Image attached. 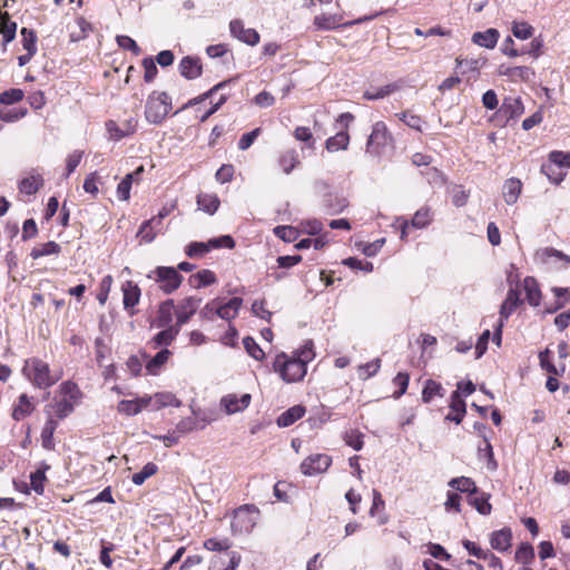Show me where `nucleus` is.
Segmentation results:
<instances>
[{
    "label": "nucleus",
    "instance_id": "nucleus-1",
    "mask_svg": "<svg viewBox=\"0 0 570 570\" xmlns=\"http://www.w3.org/2000/svg\"><path fill=\"white\" fill-rule=\"evenodd\" d=\"M22 374L38 389H48L59 380L51 373L49 364L37 357L26 360Z\"/></svg>",
    "mask_w": 570,
    "mask_h": 570
},
{
    "label": "nucleus",
    "instance_id": "nucleus-2",
    "mask_svg": "<svg viewBox=\"0 0 570 570\" xmlns=\"http://www.w3.org/2000/svg\"><path fill=\"white\" fill-rule=\"evenodd\" d=\"M171 110V98L165 91H153L145 106V118L149 124H161Z\"/></svg>",
    "mask_w": 570,
    "mask_h": 570
},
{
    "label": "nucleus",
    "instance_id": "nucleus-3",
    "mask_svg": "<svg viewBox=\"0 0 570 570\" xmlns=\"http://www.w3.org/2000/svg\"><path fill=\"white\" fill-rule=\"evenodd\" d=\"M273 366L274 371L279 373L281 377L287 383L303 380L307 371L302 361L294 356H287L285 353L276 356Z\"/></svg>",
    "mask_w": 570,
    "mask_h": 570
},
{
    "label": "nucleus",
    "instance_id": "nucleus-4",
    "mask_svg": "<svg viewBox=\"0 0 570 570\" xmlns=\"http://www.w3.org/2000/svg\"><path fill=\"white\" fill-rule=\"evenodd\" d=\"M147 277L155 281L159 288L166 294L175 292L183 282V276L176 268L166 266L156 267Z\"/></svg>",
    "mask_w": 570,
    "mask_h": 570
},
{
    "label": "nucleus",
    "instance_id": "nucleus-5",
    "mask_svg": "<svg viewBox=\"0 0 570 570\" xmlns=\"http://www.w3.org/2000/svg\"><path fill=\"white\" fill-rule=\"evenodd\" d=\"M391 141L387 128L384 122L377 121L373 125L372 132L366 144V153L380 156L383 154L384 148Z\"/></svg>",
    "mask_w": 570,
    "mask_h": 570
},
{
    "label": "nucleus",
    "instance_id": "nucleus-6",
    "mask_svg": "<svg viewBox=\"0 0 570 570\" xmlns=\"http://www.w3.org/2000/svg\"><path fill=\"white\" fill-rule=\"evenodd\" d=\"M332 464V458L327 454L316 453L307 456L301 463V472L304 475H316L325 472Z\"/></svg>",
    "mask_w": 570,
    "mask_h": 570
},
{
    "label": "nucleus",
    "instance_id": "nucleus-7",
    "mask_svg": "<svg viewBox=\"0 0 570 570\" xmlns=\"http://www.w3.org/2000/svg\"><path fill=\"white\" fill-rule=\"evenodd\" d=\"M523 112L524 106L519 96H507L499 108V115L505 119V122L519 119Z\"/></svg>",
    "mask_w": 570,
    "mask_h": 570
},
{
    "label": "nucleus",
    "instance_id": "nucleus-8",
    "mask_svg": "<svg viewBox=\"0 0 570 570\" xmlns=\"http://www.w3.org/2000/svg\"><path fill=\"white\" fill-rule=\"evenodd\" d=\"M229 31L233 37L246 45L255 46L259 42V33L255 29H246L239 19L229 22Z\"/></svg>",
    "mask_w": 570,
    "mask_h": 570
},
{
    "label": "nucleus",
    "instance_id": "nucleus-9",
    "mask_svg": "<svg viewBox=\"0 0 570 570\" xmlns=\"http://www.w3.org/2000/svg\"><path fill=\"white\" fill-rule=\"evenodd\" d=\"M252 396L245 393L240 396L236 394H227L220 400V405L225 409L227 414H235L248 407Z\"/></svg>",
    "mask_w": 570,
    "mask_h": 570
},
{
    "label": "nucleus",
    "instance_id": "nucleus-10",
    "mask_svg": "<svg viewBox=\"0 0 570 570\" xmlns=\"http://www.w3.org/2000/svg\"><path fill=\"white\" fill-rule=\"evenodd\" d=\"M202 303V298L187 297L178 306L176 311L177 322L176 326L180 327L188 322V320L195 314Z\"/></svg>",
    "mask_w": 570,
    "mask_h": 570
},
{
    "label": "nucleus",
    "instance_id": "nucleus-11",
    "mask_svg": "<svg viewBox=\"0 0 570 570\" xmlns=\"http://www.w3.org/2000/svg\"><path fill=\"white\" fill-rule=\"evenodd\" d=\"M240 556L236 552H225L214 556L209 562V570H236Z\"/></svg>",
    "mask_w": 570,
    "mask_h": 570
},
{
    "label": "nucleus",
    "instance_id": "nucleus-12",
    "mask_svg": "<svg viewBox=\"0 0 570 570\" xmlns=\"http://www.w3.org/2000/svg\"><path fill=\"white\" fill-rule=\"evenodd\" d=\"M521 304L522 299L520 297V291L518 286H511L507 293L505 299L500 307V320L507 321Z\"/></svg>",
    "mask_w": 570,
    "mask_h": 570
},
{
    "label": "nucleus",
    "instance_id": "nucleus-13",
    "mask_svg": "<svg viewBox=\"0 0 570 570\" xmlns=\"http://www.w3.org/2000/svg\"><path fill=\"white\" fill-rule=\"evenodd\" d=\"M202 70V63L198 58L187 56L179 62V72L186 79L193 80L200 77Z\"/></svg>",
    "mask_w": 570,
    "mask_h": 570
},
{
    "label": "nucleus",
    "instance_id": "nucleus-14",
    "mask_svg": "<svg viewBox=\"0 0 570 570\" xmlns=\"http://www.w3.org/2000/svg\"><path fill=\"white\" fill-rule=\"evenodd\" d=\"M450 413L445 416V420L460 424L466 412L465 402L462 400L459 391H454L451 394Z\"/></svg>",
    "mask_w": 570,
    "mask_h": 570
},
{
    "label": "nucleus",
    "instance_id": "nucleus-15",
    "mask_svg": "<svg viewBox=\"0 0 570 570\" xmlns=\"http://www.w3.org/2000/svg\"><path fill=\"white\" fill-rule=\"evenodd\" d=\"M539 256L543 263L559 264L560 268H568L570 265V256L552 247L543 248Z\"/></svg>",
    "mask_w": 570,
    "mask_h": 570
},
{
    "label": "nucleus",
    "instance_id": "nucleus-16",
    "mask_svg": "<svg viewBox=\"0 0 570 570\" xmlns=\"http://www.w3.org/2000/svg\"><path fill=\"white\" fill-rule=\"evenodd\" d=\"M255 522L250 517L249 509L247 507H240L235 511L232 528L237 531L248 532L254 527Z\"/></svg>",
    "mask_w": 570,
    "mask_h": 570
},
{
    "label": "nucleus",
    "instance_id": "nucleus-17",
    "mask_svg": "<svg viewBox=\"0 0 570 570\" xmlns=\"http://www.w3.org/2000/svg\"><path fill=\"white\" fill-rule=\"evenodd\" d=\"M137 122L134 119L126 121L124 127H119L114 120L106 122V129L110 138L119 140L135 132Z\"/></svg>",
    "mask_w": 570,
    "mask_h": 570
},
{
    "label": "nucleus",
    "instance_id": "nucleus-18",
    "mask_svg": "<svg viewBox=\"0 0 570 570\" xmlns=\"http://www.w3.org/2000/svg\"><path fill=\"white\" fill-rule=\"evenodd\" d=\"M121 289L124 293V307L125 309L130 311L139 303L140 288L131 281H127L122 284Z\"/></svg>",
    "mask_w": 570,
    "mask_h": 570
},
{
    "label": "nucleus",
    "instance_id": "nucleus-19",
    "mask_svg": "<svg viewBox=\"0 0 570 570\" xmlns=\"http://www.w3.org/2000/svg\"><path fill=\"white\" fill-rule=\"evenodd\" d=\"M17 32V23L10 19L8 12L0 16V35L3 36L2 50H7V45L11 42Z\"/></svg>",
    "mask_w": 570,
    "mask_h": 570
},
{
    "label": "nucleus",
    "instance_id": "nucleus-20",
    "mask_svg": "<svg viewBox=\"0 0 570 570\" xmlns=\"http://www.w3.org/2000/svg\"><path fill=\"white\" fill-rule=\"evenodd\" d=\"M523 289L525 292L527 302L531 306H539L541 301V291L537 279L532 276H527L523 279Z\"/></svg>",
    "mask_w": 570,
    "mask_h": 570
},
{
    "label": "nucleus",
    "instance_id": "nucleus-21",
    "mask_svg": "<svg viewBox=\"0 0 570 570\" xmlns=\"http://www.w3.org/2000/svg\"><path fill=\"white\" fill-rule=\"evenodd\" d=\"M511 530L504 528L491 534L490 543L494 550L504 552L511 547Z\"/></svg>",
    "mask_w": 570,
    "mask_h": 570
},
{
    "label": "nucleus",
    "instance_id": "nucleus-22",
    "mask_svg": "<svg viewBox=\"0 0 570 570\" xmlns=\"http://www.w3.org/2000/svg\"><path fill=\"white\" fill-rule=\"evenodd\" d=\"M522 189V183L518 178H509L503 185V198L508 205L517 203Z\"/></svg>",
    "mask_w": 570,
    "mask_h": 570
},
{
    "label": "nucleus",
    "instance_id": "nucleus-23",
    "mask_svg": "<svg viewBox=\"0 0 570 570\" xmlns=\"http://www.w3.org/2000/svg\"><path fill=\"white\" fill-rule=\"evenodd\" d=\"M243 304L240 297H233L224 305H218L217 316L225 321L234 320Z\"/></svg>",
    "mask_w": 570,
    "mask_h": 570
},
{
    "label": "nucleus",
    "instance_id": "nucleus-24",
    "mask_svg": "<svg viewBox=\"0 0 570 570\" xmlns=\"http://www.w3.org/2000/svg\"><path fill=\"white\" fill-rule=\"evenodd\" d=\"M501 75L509 77L511 80H522V81H531L534 78V71L530 67L519 66V67H508L505 69H501Z\"/></svg>",
    "mask_w": 570,
    "mask_h": 570
},
{
    "label": "nucleus",
    "instance_id": "nucleus-25",
    "mask_svg": "<svg viewBox=\"0 0 570 570\" xmlns=\"http://www.w3.org/2000/svg\"><path fill=\"white\" fill-rule=\"evenodd\" d=\"M35 410V404L31 399L28 397L27 394H21L19 396L18 403L13 406L12 410V419L14 421H21L26 416L30 415Z\"/></svg>",
    "mask_w": 570,
    "mask_h": 570
},
{
    "label": "nucleus",
    "instance_id": "nucleus-26",
    "mask_svg": "<svg viewBox=\"0 0 570 570\" xmlns=\"http://www.w3.org/2000/svg\"><path fill=\"white\" fill-rule=\"evenodd\" d=\"M163 328L164 330L157 333L150 342L154 348L170 345L179 333V328L176 325Z\"/></svg>",
    "mask_w": 570,
    "mask_h": 570
},
{
    "label": "nucleus",
    "instance_id": "nucleus-27",
    "mask_svg": "<svg viewBox=\"0 0 570 570\" xmlns=\"http://www.w3.org/2000/svg\"><path fill=\"white\" fill-rule=\"evenodd\" d=\"M499 39L497 29L490 28L482 32H475L472 36V41L481 47L492 49L495 47Z\"/></svg>",
    "mask_w": 570,
    "mask_h": 570
},
{
    "label": "nucleus",
    "instance_id": "nucleus-28",
    "mask_svg": "<svg viewBox=\"0 0 570 570\" xmlns=\"http://www.w3.org/2000/svg\"><path fill=\"white\" fill-rule=\"evenodd\" d=\"M305 414V409L301 405H295L285 412H283L277 417V425L281 428H287L294 424L297 420H299Z\"/></svg>",
    "mask_w": 570,
    "mask_h": 570
},
{
    "label": "nucleus",
    "instance_id": "nucleus-29",
    "mask_svg": "<svg viewBox=\"0 0 570 570\" xmlns=\"http://www.w3.org/2000/svg\"><path fill=\"white\" fill-rule=\"evenodd\" d=\"M175 305L173 299H168L160 304L158 309V315L156 320V326L157 327H169L171 326L173 321V312H174Z\"/></svg>",
    "mask_w": 570,
    "mask_h": 570
},
{
    "label": "nucleus",
    "instance_id": "nucleus-30",
    "mask_svg": "<svg viewBox=\"0 0 570 570\" xmlns=\"http://www.w3.org/2000/svg\"><path fill=\"white\" fill-rule=\"evenodd\" d=\"M219 198L215 194H199L197 196L198 209L213 215L219 207Z\"/></svg>",
    "mask_w": 570,
    "mask_h": 570
},
{
    "label": "nucleus",
    "instance_id": "nucleus-31",
    "mask_svg": "<svg viewBox=\"0 0 570 570\" xmlns=\"http://www.w3.org/2000/svg\"><path fill=\"white\" fill-rule=\"evenodd\" d=\"M350 144V136L345 130H340L335 136L330 137L326 140V149L330 153L345 150L347 149Z\"/></svg>",
    "mask_w": 570,
    "mask_h": 570
},
{
    "label": "nucleus",
    "instance_id": "nucleus-32",
    "mask_svg": "<svg viewBox=\"0 0 570 570\" xmlns=\"http://www.w3.org/2000/svg\"><path fill=\"white\" fill-rule=\"evenodd\" d=\"M299 164L298 154L295 149H288L281 154L278 165L288 175Z\"/></svg>",
    "mask_w": 570,
    "mask_h": 570
},
{
    "label": "nucleus",
    "instance_id": "nucleus-33",
    "mask_svg": "<svg viewBox=\"0 0 570 570\" xmlns=\"http://www.w3.org/2000/svg\"><path fill=\"white\" fill-rule=\"evenodd\" d=\"M60 250H61V246L58 243L50 240L48 243L40 244V245L33 247L30 253V256L33 259H38V258L45 257V256L58 255L60 253Z\"/></svg>",
    "mask_w": 570,
    "mask_h": 570
},
{
    "label": "nucleus",
    "instance_id": "nucleus-34",
    "mask_svg": "<svg viewBox=\"0 0 570 570\" xmlns=\"http://www.w3.org/2000/svg\"><path fill=\"white\" fill-rule=\"evenodd\" d=\"M215 274L209 269H203L190 276L189 282L193 287L202 288L216 283Z\"/></svg>",
    "mask_w": 570,
    "mask_h": 570
},
{
    "label": "nucleus",
    "instance_id": "nucleus-35",
    "mask_svg": "<svg viewBox=\"0 0 570 570\" xmlns=\"http://www.w3.org/2000/svg\"><path fill=\"white\" fill-rule=\"evenodd\" d=\"M341 16L321 14L314 18V26L320 30H332L341 26Z\"/></svg>",
    "mask_w": 570,
    "mask_h": 570
},
{
    "label": "nucleus",
    "instance_id": "nucleus-36",
    "mask_svg": "<svg viewBox=\"0 0 570 570\" xmlns=\"http://www.w3.org/2000/svg\"><path fill=\"white\" fill-rule=\"evenodd\" d=\"M324 206L330 215H335L343 212L347 206V202L344 197L328 194L324 199Z\"/></svg>",
    "mask_w": 570,
    "mask_h": 570
},
{
    "label": "nucleus",
    "instance_id": "nucleus-37",
    "mask_svg": "<svg viewBox=\"0 0 570 570\" xmlns=\"http://www.w3.org/2000/svg\"><path fill=\"white\" fill-rule=\"evenodd\" d=\"M449 487L463 493L474 494L478 492L474 481L466 476L453 478L450 480Z\"/></svg>",
    "mask_w": 570,
    "mask_h": 570
},
{
    "label": "nucleus",
    "instance_id": "nucleus-38",
    "mask_svg": "<svg viewBox=\"0 0 570 570\" xmlns=\"http://www.w3.org/2000/svg\"><path fill=\"white\" fill-rule=\"evenodd\" d=\"M443 396L444 389L442 385L433 380H428L425 382L424 389L422 391V400L424 403H430L432 399L435 396Z\"/></svg>",
    "mask_w": 570,
    "mask_h": 570
},
{
    "label": "nucleus",
    "instance_id": "nucleus-39",
    "mask_svg": "<svg viewBox=\"0 0 570 570\" xmlns=\"http://www.w3.org/2000/svg\"><path fill=\"white\" fill-rule=\"evenodd\" d=\"M49 469V465L43 464L41 469L32 472L30 474V484L32 490L37 494H42L45 490V481H46V471Z\"/></svg>",
    "mask_w": 570,
    "mask_h": 570
},
{
    "label": "nucleus",
    "instance_id": "nucleus-40",
    "mask_svg": "<svg viewBox=\"0 0 570 570\" xmlns=\"http://www.w3.org/2000/svg\"><path fill=\"white\" fill-rule=\"evenodd\" d=\"M171 352L167 348L159 351L146 365L148 373L157 374L158 370L168 361Z\"/></svg>",
    "mask_w": 570,
    "mask_h": 570
},
{
    "label": "nucleus",
    "instance_id": "nucleus-41",
    "mask_svg": "<svg viewBox=\"0 0 570 570\" xmlns=\"http://www.w3.org/2000/svg\"><path fill=\"white\" fill-rule=\"evenodd\" d=\"M381 367V360L375 358L372 360L365 364H361L357 367V375L360 380H368L370 377L374 376Z\"/></svg>",
    "mask_w": 570,
    "mask_h": 570
},
{
    "label": "nucleus",
    "instance_id": "nucleus-42",
    "mask_svg": "<svg viewBox=\"0 0 570 570\" xmlns=\"http://www.w3.org/2000/svg\"><path fill=\"white\" fill-rule=\"evenodd\" d=\"M148 404V401L142 400H129V401H121L118 404V411L120 413H125L127 415H135L141 411L144 406Z\"/></svg>",
    "mask_w": 570,
    "mask_h": 570
},
{
    "label": "nucleus",
    "instance_id": "nucleus-43",
    "mask_svg": "<svg viewBox=\"0 0 570 570\" xmlns=\"http://www.w3.org/2000/svg\"><path fill=\"white\" fill-rule=\"evenodd\" d=\"M42 186L40 176H30L20 181L19 189L22 194L33 195Z\"/></svg>",
    "mask_w": 570,
    "mask_h": 570
},
{
    "label": "nucleus",
    "instance_id": "nucleus-44",
    "mask_svg": "<svg viewBox=\"0 0 570 570\" xmlns=\"http://www.w3.org/2000/svg\"><path fill=\"white\" fill-rule=\"evenodd\" d=\"M243 345L248 355L256 361H262L265 357V352L252 336H245L243 338Z\"/></svg>",
    "mask_w": 570,
    "mask_h": 570
},
{
    "label": "nucleus",
    "instance_id": "nucleus-45",
    "mask_svg": "<svg viewBox=\"0 0 570 570\" xmlns=\"http://www.w3.org/2000/svg\"><path fill=\"white\" fill-rule=\"evenodd\" d=\"M57 429V422L53 419H49L41 432L42 446L51 450L53 448L52 436Z\"/></svg>",
    "mask_w": 570,
    "mask_h": 570
},
{
    "label": "nucleus",
    "instance_id": "nucleus-46",
    "mask_svg": "<svg viewBox=\"0 0 570 570\" xmlns=\"http://www.w3.org/2000/svg\"><path fill=\"white\" fill-rule=\"evenodd\" d=\"M157 471L158 466L155 463L149 462L146 465H144V468L139 472L132 475L131 481L136 485H141L148 478L156 474Z\"/></svg>",
    "mask_w": 570,
    "mask_h": 570
},
{
    "label": "nucleus",
    "instance_id": "nucleus-47",
    "mask_svg": "<svg viewBox=\"0 0 570 570\" xmlns=\"http://www.w3.org/2000/svg\"><path fill=\"white\" fill-rule=\"evenodd\" d=\"M540 366L546 372L553 375H561L564 372V366H562L561 371H559L556 365L550 360V351L546 348L539 353Z\"/></svg>",
    "mask_w": 570,
    "mask_h": 570
},
{
    "label": "nucleus",
    "instance_id": "nucleus-48",
    "mask_svg": "<svg viewBox=\"0 0 570 570\" xmlns=\"http://www.w3.org/2000/svg\"><path fill=\"white\" fill-rule=\"evenodd\" d=\"M21 36H22V47L26 51L30 52L31 55H36L37 52V35L33 30L28 28L21 29Z\"/></svg>",
    "mask_w": 570,
    "mask_h": 570
},
{
    "label": "nucleus",
    "instance_id": "nucleus-49",
    "mask_svg": "<svg viewBox=\"0 0 570 570\" xmlns=\"http://www.w3.org/2000/svg\"><path fill=\"white\" fill-rule=\"evenodd\" d=\"M431 222V209L429 207H422L414 214L411 225L415 228H424Z\"/></svg>",
    "mask_w": 570,
    "mask_h": 570
},
{
    "label": "nucleus",
    "instance_id": "nucleus-50",
    "mask_svg": "<svg viewBox=\"0 0 570 570\" xmlns=\"http://www.w3.org/2000/svg\"><path fill=\"white\" fill-rule=\"evenodd\" d=\"M561 168H558L556 165L549 161V164H543L541 166V171L548 177V179L554 184H560L566 174L560 171Z\"/></svg>",
    "mask_w": 570,
    "mask_h": 570
},
{
    "label": "nucleus",
    "instance_id": "nucleus-51",
    "mask_svg": "<svg viewBox=\"0 0 570 570\" xmlns=\"http://www.w3.org/2000/svg\"><path fill=\"white\" fill-rule=\"evenodd\" d=\"M534 29L528 22H513L512 33L515 38L527 40L533 36Z\"/></svg>",
    "mask_w": 570,
    "mask_h": 570
},
{
    "label": "nucleus",
    "instance_id": "nucleus-52",
    "mask_svg": "<svg viewBox=\"0 0 570 570\" xmlns=\"http://www.w3.org/2000/svg\"><path fill=\"white\" fill-rule=\"evenodd\" d=\"M274 234L286 243H292L298 237V230L293 226H276Z\"/></svg>",
    "mask_w": 570,
    "mask_h": 570
},
{
    "label": "nucleus",
    "instance_id": "nucleus-53",
    "mask_svg": "<svg viewBox=\"0 0 570 570\" xmlns=\"http://www.w3.org/2000/svg\"><path fill=\"white\" fill-rule=\"evenodd\" d=\"M134 181V174H127L117 186V196L120 200L130 198V189Z\"/></svg>",
    "mask_w": 570,
    "mask_h": 570
},
{
    "label": "nucleus",
    "instance_id": "nucleus-54",
    "mask_svg": "<svg viewBox=\"0 0 570 570\" xmlns=\"http://www.w3.org/2000/svg\"><path fill=\"white\" fill-rule=\"evenodd\" d=\"M549 161L558 168H570V153L554 150L549 154Z\"/></svg>",
    "mask_w": 570,
    "mask_h": 570
},
{
    "label": "nucleus",
    "instance_id": "nucleus-55",
    "mask_svg": "<svg viewBox=\"0 0 570 570\" xmlns=\"http://www.w3.org/2000/svg\"><path fill=\"white\" fill-rule=\"evenodd\" d=\"M292 356L302 361L306 367L307 363L311 362L315 356L313 352V343L311 341L306 342L298 351L294 352Z\"/></svg>",
    "mask_w": 570,
    "mask_h": 570
},
{
    "label": "nucleus",
    "instance_id": "nucleus-56",
    "mask_svg": "<svg viewBox=\"0 0 570 570\" xmlns=\"http://www.w3.org/2000/svg\"><path fill=\"white\" fill-rule=\"evenodd\" d=\"M155 222L146 220L141 224L137 236L140 237V240L144 243H151L156 236L159 234L157 230L150 227Z\"/></svg>",
    "mask_w": 570,
    "mask_h": 570
},
{
    "label": "nucleus",
    "instance_id": "nucleus-57",
    "mask_svg": "<svg viewBox=\"0 0 570 570\" xmlns=\"http://www.w3.org/2000/svg\"><path fill=\"white\" fill-rule=\"evenodd\" d=\"M534 558V550L531 544L529 543H522L517 552H515V559L518 562H522L524 564L530 563Z\"/></svg>",
    "mask_w": 570,
    "mask_h": 570
},
{
    "label": "nucleus",
    "instance_id": "nucleus-58",
    "mask_svg": "<svg viewBox=\"0 0 570 570\" xmlns=\"http://www.w3.org/2000/svg\"><path fill=\"white\" fill-rule=\"evenodd\" d=\"M409 382L410 376L407 373L400 372L396 374V376L393 379V383L399 387V390L393 393L394 399H400L406 392Z\"/></svg>",
    "mask_w": 570,
    "mask_h": 570
},
{
    "label": "nucleus",
    "instance_id": "nucleus-59",
    "mask_svg": "<svg viewBox=\"0 0 570 570\" xmlns=\"http://www.w3.org/2000/svg\"><path fill=\"white\" fill-rule=\"evenodd\" d=\"M23 98V91L21 89L12 88L0 94V102L3 105H12L20 101Z\"/></svg>",
    "mask_w": 570,
    "mask_h": 570
},
{
    "label": "nucleus",
    "instance_id": "nucleus-60",
    "mask_svg": "<svg viewBox=\"0 0 570 570\" xmlns=\"http://www.w3.org/2000/svg\"><path fill=\"white\" fill-rule=\"evenodd\" d=\"M55 413L59 419L68 416L73 411V405L70 400L63 397L57 401L53 405Z\"/></svg>",
    "mask_w": 570,
    "mask_h": 570
},
{
    "label": "nucleus",
    "instance_id": "nucleus-61",
    "mask_svg": "<svg viewBox=\"0 0 570 570\" xmlns=\"http://www.w3.org/2000/svg\"><path fill=\"white\" fill-rule=\"evenodd\" d=\"M394 88L395 87L393 85H386L384 87H381V88H377L374 90H366L364 92V98L367 100L382 99V98L389 96L390 94H392L394 91Z\"/></svg>",
    "mask_w": 570,
    "mask_h": 570
},
{
    "label": "nucleus",
    "instance_id": "nucleus-62",
    "mask_svg": "<svg viewBox=\"0 0 570 570\" xmlns=\"http://www.w3.org/2000/svg\"><path fill=\"white\" fill-rule=\"evenodd\" d=\"M82 156H83V151L75 150L67 157L66 175H65L66 177L70 176L75 171V169L80 164Z\"/></svg>",
    "mask_w": 570,
    "mask_h": 570
},
{
    "label": "nucleus",
    "instance_id": "nucleus-63",
    "mask_svg": "<svg viewBox=\"0 0 570 570\" xmlns=\"http://www.w3.org/2000/svg\"><path fill=\"white\" fill-rule=\"evenodd\" d=\"M230 546L232 543L228 539L218 540L210 538L204 542V547L209 551H226Z\"/></svg>",
    "mask_w": 570,
    "mask_h": 570
},
{
    "label": "nucleus",
    "instance_id": "nucleus-64",
    "mask_svg": "<svg viewBox=\"0 0 570 570\" xmlns=\"http://www.w3.org/2000/svg\"><path fill=\"white\" fill-rule=\"evenodd\" d=\"M116 40L120 48L125 50H130L136 56L140 55V48L138 47L136 41L129 36H117Z\"/></svg>",
    "mask_w": 570,
    "mask_h": 570
}]
</instances>
